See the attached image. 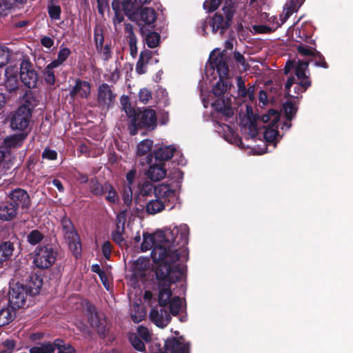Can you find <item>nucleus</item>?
Listing matches in <instances>:
<instances>
[{
  "label": "nucleus",
  "mask_w": 353,
  "mask_h": 353,
  "mask_svg": "<svg viewBox=\"0 0 353 353\" xmlns=\"http://www.w3.org/2000/svg\"><path fill=\"white\" fill-rule=\"evenodd\" d=\"M152 261L155 264L153 271L159 283L172 285L179 281L183 276L185 269L179 263L180 254L177 247L167 248L156 245L151 252Z\"/></svg>",
  "instance_id": "nucleus-1"
},
{
  "label": "nucleus",
  "mask_w": 353,
  "mask_h": 353,
  "mask_svg": "<svg viewBox=\"0 0 353 353\" xmlns=\"http://www.w3.org/2000/svg\"><path fill=\"white\" fill-rule=\"evenodd\" d=\"M188 236L189 228L186 225L168 229L154 235L144 233L143 240L141 244V250L146 252L159 245L171 248L184 246L188 244Z\"/></svg>",
  "instance_id": "nucleus-2"
},
{
  "label": "nucleus",
  "mask_w": 353,
  "mask_h": 353,
  "mask_svg": "<svg viewBox=\"0 0 353 353\" xmlns=\"http://www.w3.org/2000/svg\"><path fill=\"white\" fill-rule=\"evenodd\" d=\"M43 285V279L37 274L31 273L28 276L26 283L17 282L10 286L8 293L9 305L14 310L28 307V298L37 295Z\"/></svg>",
  "instance_id": "nucleus-3"
},
{
  "label": "nucleus",
  "mask_w": 353,
  "mask_h": 353,
  "mask_svg": "<svg viewBox=\"0 0 353 353\" xmlns=\"http://www.w3.org/2000/svg\"><path fill=\"white\" fill-rule=\"evenodd\" d=\"M129 117H132L131 125L129 127L130 134L134 136L138 133L139 129H146L152 131L157 126V117L156 112L151 108H145L143 110L139 109L136 111L130 109L127 112Z\"/></svg>",
  "instance_id": "nucleus-4"
},
{
  "label": "nucleus",
  "mask_w": 353,
  "mask_h": 353,
  "mask_svg": "<svg viewBox=\"0 0 353 353\" xmlns=\"http://www.w3.org/2000/svg\"><path fill=\"white\" fill-rule=\"evenodd\" d=\"M63 239L67 242L72 255L79 259L81 256V241L79 234L70 218L64 215L60 220Z\"/></svg>",
  "instance_id": "nucleus-5"
},
{
  "label": "nucleus",
  "mask_w": 353,
  "mask_h": 353,
  "mask_svg": "<svg viewBox=\"0 0 353 353\" xmlns=\"http://www.w3.org/2000/svg\"><path fill=\"white\" fill-rule=\"evenodd\" d=\"M88 188L90 192L97 197L107 194L105 200L110 203L116 204L119 201L117 190L108 181L101 183L97 176H94L89 181Z\"/></svg>",
  "instance_id": "nucleus-6"
},
{
  "label": "nucleus",
  "mask_w": 353,
  "mask_h": 353,
  "mask_svg": "<svg viewBox=\"0 0 353 353\" xmlns=\"http://www.w3.org/2000/svg\"><path fill=\"white\" fill-rule=\"evenodd\" d=\"M225 19L221 14L216 13L211 20V26L214 33L223 34L231 25L234 13V2L232 0L225 1L223 8Z\"/></svg>",
  "instance_id": "nucleus-7"
},
{
  "label": "nucleus",
  "mask_w": 353,
  "mask_h": 353,
  "mask_svg": "<svg viewBox=\"0 0 353 353\" xmlns=\"http://www.w3.org/2000/svg\"><path fill=\"white\" fill-rule=\"evenodd\" d=\"M176 199V192L172 189V194L169 195L166 193L165 195L148 200L146 203L145 210L148 214L154 215L162 212L166 208L172 210L174 207V201Z\"/></svg>",
  "instance_id": "nucleus-8"
},
{
  "label": "nucleus",
  "mask_w": 353,
  "mask_h": 353,
  "mask_svg": "<svg viewBox=\"0 0 353 353\" xmlns=\"http://www.w3.org/2000/svg\"><path fill=\"white\" fill-rule=\"evenodd\" d=\"M57 253L52 245L37 247L33 260L34 265L41 269H48L51 267L57 259Z\"/></svg>",
  "instance_id": "nucleus-9"
},
{
  "label": "nucleus",
  "mask_w": 353,
  "mask_h": 353,
  "mask_svg": "<svg viewBox=\"0 0 353 353\" xmlns=\"http://www.w3.org/2000/svg\"><path fill=\"white\" fill-rule=\"evenodd\" d=\"M86 310L90 325L91 327L96 328L101 338L105 339L108 332L105 317L103 314H99L96 307L92 304H88Z\"/></svg>",
  "instance_id": "nucleus-10"
},
{
  "label": "nucleus",
  "mask_w": 353,
  "mask_h": 353,
  "mask_svg": "<svg viewBox=\"0 0 353 353\" xmlns=\"http://www.w3.org/2000/svg\"><path fill=\"white\" fill-rule=\"evenodd\" d=\"M297 50L299 55L303 57L299 59L298 66H324L326 63L324 57L316 53L310 47L301 45L297 47Z\"/></svg>",
  "instance_id": "nucleus-11"
},
{
  "label": "nucleus",
  "mask_w": 353,
  "mask_h": 353,
  "mask_svg": "<svg viewBox=\"0 0 353 353\" xmlns=\"http://www.w3.org/2000/svg\"><path fill=\"white\" fill-rule=\"evenodd\" d=\"M230 68H205V72L208 73L212 70V73L216 70L219 77V81L212 88L213 94L217 97H221L224 95L228 88L231 85L228 79Z\"/></svg>",
  "instance_id": "nucleus-12"
},
{
  "label": "nucleus",
  "mask_w": 353,
  "mask_h": 353,
  "mask_svg": "<svg viewBox=\"0 0 353 353\" xmlns=\"http://www.w3.org/2000/svg\"><path fill=\"white\" fill-rule=\"evenodd\" d=\"M31 112L24 106H19L10 117V128L14 130L23 131L30 123Z\"/></svg>",
  "instance_id": "nucleus-13"
},
{
  "label": "nucleus",
  "mask_w": 353,
  "mask_h": 353,
  "mask_svg": "<svg viewBox=\"0 0 353 353\" xmlns=\"http://www.w3.org/2000/svg\"><path fill=\"white\" fill-rule=\"evenodd\" d=\"M9 201L18 210L21 208L22 210H28L31 207V200L27 191L16 188L12 190L8 194Z\"/></svg>",
  "instance_id": "nucleus-14"
},
{
  "label": "nucleus",
  "mask_w": 353,
  "mask_h": 353,
  "mask_svg": "<svg viewBox=\"0 0 353 353\" xmlns=\"http://www.w3.org/2000/svg\"><path fill=\"white\" fill-rule=\"evenodd\" d=\"M169 195L170 194H172V189L167 184L161 183L158 185H154L150 181H145L139 190V194L143 197H149L152 196H161L162 195H165V194Z\"/></svg>",
  "instance_id": "nucleus-15"
},
{
  "label": "nucleus",
  "mask_w": 353,
  "mask_h": 353,
  "mask_svg": "<svg viewBox=\"0 0 353 353\" xmlns=\"http://www.w3.org/2000/svg\"><path fill=\"white\" fill-rule=\"evenodd\" d=\"M190 343L186 342L183 336L171 337L165 341L163 353H190Z\"/></svg>",
  "instance_id": "nucleus-16"
},
{
  "label": "nucleus",
  "mask_w": 353,
  "mask_h": 353,
  "mask_svg": "<svg viewBox=\"0 0 353 353\" xmlns=\"http://www.w3.org/2000/svg\"><path fill=\"white\" fill-rule=\"evenodd\" d=\"M153 141L151 139H145L141 141L137 147V161L141 166L153 161L152 148Z\"/></svg>",
  "instance_id": "nucleus-17"
},
{
  "label": "nucleus",
  "mask_w": 353,
  "mask_h": 353,
  "mask_svg": "<svg viewBox=\"0 0 353 353\" xmlns=\"http://www.w3.org/2000/svg\"><path fill=\"white\" fill-rule=\"evenodd\" d=\"M149 263V260L143 257H139L134 261L130 267V281L134 283L144 281L147 276Z\"/></svg>",
  "instance_id": "nucleus-18"
},
{
  "label": "nucleus",
  "mask_w": 353,
  "mask_h": 353,
  "mask_svg": "<svg viewBox=\"0 0 353 353\" xmlns=\"http://www.w3.org/2000/svg\"><path fill=\"white\" fill-rule=\"evenodd\" d=\"M27 137L28 132H26L7 137L3 139L0 148L7 152L6 154L10 158L12 156L11 150L21 147Z\"/></svg>",
  "instance_id": "nucleus-19"
},
{
  "label": "nucleus",
  "mask_w": 353,
  "mask_h": 353,
  "mask_svg": "<svg viewBox=\"0 0 353 353\" xmlns=\"http://www.w3.org/2000/svg\"><path fill=\"white\" fill-rule=\"evenodd\" d=\"M116 94L106 83L101 84L98 89L97 102L102 108L108 109L114 103Z\"/></svg>",
  "instance_id": "nucleus-20"
},
{
  "label": "nucleus",
  "mask_w": 353,
  "mask_h": 353,
  "mask_svg": "<svg viewBox=\"0 0 353 353\" xmlns=\"http://www.w3.org/2000/svg\"><path fill=\"white\" fill-rule=\"evenodd\" d=\"M150 321L160 328L166 327L172 320L170 312L164 307H154L150 312Z\"/></svg>",
  "instance_id": "nucleus-21"
},
{
  "label": "nucleus",
  "mask_w": 353,
  "mask_h": 353,
  "mask_svg": "<svg viewBox=\"0 0 353 353\" xmlns=\"http://www.w3.org/2000/svg\"><path fill=\"white\" fill-rule=\"evenodd\" d=\"M148 169L146 172V176L153 181H159L166 175L165 163L152 161L151 163H147Z\"/></svg>",
  "instance_id": "nucleus-22"
},
{
  "label": "nucleus",
  "mask_w": 353,
  "mask_h": 353,
  "mask_svg": "<svg viewBox=\"0 0 353 353\" xmlns=\"http://www.w3.org/2000/svg\"><path fill=\"white\" fill-rule=\"evenodd\" d=\"M175 152L176 148L173 145H160L152 151L153 161L164 163L170 159Z\"/></svg>",
  "instance_id": "nucleus-23"
},
{
  "label": "nucleus",
  "mask_w": 353,
  "mask_h": 353,
  "mask_svg": "<svg viewBox=\"0 0 353 353\" xmlns=\"http://www.w3.org/2000/svg\"><path fill=\"white\" fill-rule=\"evenodd\" d=\"M90 93V85L88 81L77 79L74 86L70 92L71 98L74 99L79 96L81 98H87Z\"/></svg>",
  "instance_id": "nucleus-24"
},
{
  "label": "nucleus",
  "mask_w": 353,
  "mask_h": 353,
  "mask_svg": "<svg viewBox=\"0 0 353 353\" xmlns=\"http://www.w3.org/2000/svg\"><path fill=\"white\" fill-rule=\"evenodd\" d=\"M20 78L23 84L29 88H34L38 80L37 72L30 68H19Z\"/></svg>",
  "instance_id": "nucleus-25"
},
{
  "label": "nucleus",
  "mask_w": 353,
  "mask_h": 353,
  "mask_svg": "<svg viewBox=\"0 0 353 353\" xmlns=\"http://www.w3.org/2000/svg\"><path fill=\"white\" fill-rule=\"evenodd\" d=\"M208 63L210 66H228V55L225 50L214 49L210 54Z\"/></svg>",
  "instance_id": "nucleus-26"
},
{
  "label": "nucleus",
  "mask_w": 353,
  "mask_h": 353,
  "mask_svg": "<svg viewBox=\"0 0 353 353\" xmlns=\"http://www.w3.org/2000/svg\"><path fill=\"white\" fill-rule=\"evenodd\" d=\"M212 107L217 112L221 113L228 117H231L234 112L231 107L230 100H225L223 98L218 99L212 103Z\"/></svg>",
  "instance_id": "nucleus-27"
},
{
  "label": "nucleus",
  "mask_w": 353,
  "mask_h": 353,
  "mask_svg": "<svg viewBox=\"0 0 353 353\" xmlns=\"http://www.w3.org/2000/svg\"><path fill=\"white\" fill-rule=\"evenodd\" d=\"M170 287L171 285H166L165 284H158V288L159 290L158 301L160 307H165L168 305V302L170 301L171 296L172 295Z\"/></svg>",
  "instance_id": "nucleus-28"
},
{
  "label": "nucleus",
  "mask_w": 353,
  "mask_h": 353,
  "mask_svg": "<svg viewBox=\"0 0 353 353\" xmlns=\"http://www.w3.org/2000/svg\"><path fill=\"white\" fill-rule=\"evenodd\" d=\"M156 20V13L152 8H144L139 13L137 22L139 26L143 24L150 25Z\"/></svg>",
  "instance_id": "nucleus-29"
},
{
  "label": "nucleus",
  "mask_w": 353,
  "mask_h": 353,
  "mask_svg": "<svg viewBox=\"0 0 353 353\" xmlns=\"http://www.w3.org/2000/svg\"><path fill=\"white\" fill-rule=\"evenodd\" d=\"M17 214V210L9 201L0 204V219L10 221L13 219Z\"/></svg>",
  "instance_id": "nucleus-30"
},
{
  "label": "nucleus",
  "mask_w": 353,
  "mask_h": 353,
  "mask_svg": "<svg viewBox=\"0 0 353 353\" xmlns=\"http://www.w3.org/2000/svg\"><path fill=\"white\" fill-rule=\"evenodd\" d=\"M123 11L132 21L138 20L139 12L137 5L131 0H124L122 5Z\"/></svg>",
  "instance_id": "nucleus-31"
},
{
  "label": "nucleus",
  "mask_w": 353,
  "mask_h": 353,
  "mask_svg": "<svg viewBox=\"0 0 353 353\" xmlns=\"http://www.w3.org/2000/svg\"><path fill=\"white\" fill-rule=\"evenodd\" d=\"M14 246L10 241H4L0 243V264L9 260L13 254Z\"/></svg>",
  "instance_id": "nucleus-32"
},
{
  "label": "nucleus",
  "mask_w": 353,
  "mask_h": 353,
  "mask_svg": "<svg viewBox=\"0 0 353 353\" xmlns=\"http://www.w3.org/2000/svg\"><path fill=\"white\" fill-rule=\"evenodd\" d=\"M16 316V310L10 306L0 310V327L8 325Z\"/></svg>",
  "instance_id": "nucleus-33"
},
{
  "label": "nucleus",
  "mask_w": 353,
  "mask_h": 353,
  "mask_svg": "<svg viewBox=\"0 0 353 353\" xmlns=\"http://www.w3.org/2000/svg\"><path fill=\"white\" fill-rule=\"evenodd\" d=\"M52 346L54 347V352L57 349V353H76V350L73 346L69 343H65V341L60 338H57L53 341Z\"/></svg>",
  "instance_id": "nucleus-34"
},
{
  "label": "nucleus",
  "mask_w": 353,
  "mask_h": 353,
  "mask_svg": "<svg viewBox=\"0 0 353 353\" xmlns=\"http://www.w3.org/2000/svg\"><path fill=\"white\" fill-rule=\"evenodd\" d=\"M29 353H54L52 342L36 343V345L29 349Z\"/></svg>",
  "instance_id": "nucleus-35"
},
{
  "label": "nucleus",
  "mask_w": 353,
  "mask_h": 353,
  "mask_svg": "<svg viewBox=\"0 0 353 353\" xmlns=\"http://www.w3.org/2000/svg\"><path fill=\"white\" fill-rule=\"evenodd\" d=\"M299 8V3L294 4L291 2L286 3L283 12L280 16L281 23H279L278 26H281L283 24L294 12L297 11Z\"/></svg>",
  "instance_id": "nucleus-36"
},
{
  "label": "nucleus",
  "mask_w": 353,
  "mask_h": 353,
  "mask_svg": "<svg viewBox=\"0 0 353 353\" xmlns=\"http://www.w3.org/2000/svg\"><path fill=\"white\" fill-rule=\"evenodd\" d=\"M299 8V3L294 4L291 2L286 3L283 12L280 16L281 23H279L278 26H281L283 24L294 12L297 11Z\"/></svg>",
  "instance_id": "nucleus-37"
},
{
  "label": "nucleus",
  "mask_w": 353,
  "mask_h": 353,
  "mask_svg": "<svg viewBox=\"0 0 353 353\" xmlns=\"http://www.w3.org/2000/svg\"><path fill=\"white\" fill-rule=\"evenodd\" d=\"M299 8V3L294 4L291 2L286 3L283 12L280 16L281 23H279L278 26H281L283 24L294 12L297 11Z\"/></svg>",
  "instance_id": "nucleus-38"
},
{
  "label": "nucleus",
  "mask_w": 353,
  "mask_h": 353,
  "mask_svg": "<svg viewBox=\"0 0 353 353\" xmlns=\"http://www.w3.org/2000/svg\"><path fill=\"white\" fill-rule=\"evenodd\" d=\"M159 61L155 56L152 55L150 51L141 52L137 66H144L145 65H154L158 63Z\"/></svg>",
  "instance_id": "nucleus-39"
},
{
  "label": "nucleus",
  "mask_w": 353,
  "mask_h": 353,
  "mask_svg": "<svg viewBox=\"0 0 353 353\" xmlns=\"http://www.w3.org/2000/svg\"><path fill=\"white\" fill-rule=\"evenodd\" d=\"M37 105V101L31 91L26 92L23 97V104L21 106H24L26 109L32 113V110Z\"/></svg>",
  "instance_id": "nucleus-40"
},
{
  "label": "nucleus",
  "mask_w": 353,
  "mask_h": 353,
  "mask_svg": "<svg viewBox=\"0 0 353 353\" xmlns=\"http://www.w3.org/2000/svg\"><path fill=\"white\" fill-rule=\"evenodd\" d=\"M278 125H273L270 123L265 130L263 137L265 140L270 143H273L279 135V131L277 130Z\"/></svg>",
  "instance_id": "nucleus-41"
},
{
  "label": "nucleus",
  "mask_w": 353,
  "mask_h": 353,
  "mask_svg": "<svg viewBox=\"0 0 353 353\" xmlns=\"http://www.w3.org/2000/svg\"><path fill=\"white\" fill-rule=\"evenodd\" d=\"M128 339L130 344L136 350L142 352H145V344L137 334H130L129 335Z\"/></svg>",
  "instance_id": "nucleus-42"
},
{
  "label": "nucleus",
  "mask_w": 353,
  "mask_h": 353,
  "mask_svg": "<svg viewBox=\"0 0 353 353\" xmlns=\"http://www.w3.org/2000/svg\"><path fill=\"white\" fill-rule=\"evenodd\" d=\"M43 239L44 235L38 230H33L27 235L28 242L32 245L39 243Z\"/></svg>",
  "instance_id": "nucleus-43"
},
{
  "label": "nucleus",
  "mask_w": 353,
  "mask_h": 353,
  "mask_svg": "<svg viewBox=\"0 0 353 353\" xmlns=\"http://www.w3.org/2000/svg\"><path fill=\"white\" fill-rule=\"evenodd\" d=\"M286 120L291 121L297 112V108L292 101H287L283 105Z\"/></svg>",
  "instance_id": "nucleus-44"
},
{
  "label": "nucleus",
  "mask_w": 353,
  "mask_h": 353,
  "mask_svg": "<svg viewBox=\"0 0 353 353\" xmlns=\"http://www.w3.org/2000/svg\"><path fill=\"white\" fill-rule=\"evenodd\" d=\"M170 308V314L177 316L181 307V299L179 296H174L168 302Z\"/></svg>",
  "instance_id": "nucleus-45"
},
{
  "label": "nucleus",
  "mask_w": 353,
  "mask_h": 353,
  "mask_svg": "<svg viewBox=\"0 0 353 353\" xmlns=\"http://www.w3.org/2000/svg\"><path fill=\"white\" fill-rule=\"evenodd\" d=\"M17 341L14 339H6L0 343V353H12L16 348Z\"/></svg>",
  "instance_id": "nucleus-46"
},
{
  "label": "nucleus",
  "mask_w": 353,
  "mask_h": 353,
  "mask_svg": "<svg viewBox=\"0 0 353 353\" xmlns=\"http://www.w3.org/2000/svg\"><path fill=\"white\" fill-rule=\"evenodd\" d=\"M12 52L7 47L0 46V66H6L9 63Z\"/></svg>",
  "instance_id": "nucleus-47"
},
{
  "label": "nucleus",
  "mask_w": 353,
  "mask_h": 353,
  "mask_svg": "<svg viewBox=\"0 0 353 353\" xmlns=\"http://www.w3.org/2000/svg\"><path fill=\"white\" fill-rule=\"evenodd\" d=\"M292 68H284V74H288ZM295 69V74L300 81L309 79V77L306 74V69L307 68H294Z\"/></svg>",
  "instance_id": "nucleus-48"
},
{
  "label": "nucleus",
  "mask_w": 353,
  "mask_h": 353,
  "mask_svg": "<svg viewBox=\"0 0 353 353\" xmlns=\"http://www.w3.org/2000/svg\"><path fill=\"white\" fill-rule=\"evenodd\" d=\"M122 199L127 208H130L132 201V190L130 185H125L122 192Z\"/></svg>",
  "instance_id": "nucleus-49"
},
{
  "label": "nucleus",
  "mask_w": 353,
  "mask_h": 353,
  "mask_svg": "<svg viewBox=\"0 0 353 353\" xmlns=\"http://www.w3.org/2000/svg\"><path fill=\"white\" fill-rule=\"evenodd\" d=\"M311 85V81L306 79L299 83H296L294 87V95L299 96L301 93L305 92ZM297 97L296 98H298Z\"/></svg>",
  "instance_id": "nucleus-50"
},
{
  "label": "nucleus",
  "mask_w": 353,
  "mask_h": 353,
  "mask_svg": "<svg viewBox=\"0 0 353 353\" xmlns=\"http://www.w3.org/2000/svg\"><path fill=\"white\" fill-rule=\"evenodd\" d=\"M160 36L157 32H150L145 37V42L149 48L157 47L159 43Z\"/></svg>",
  "instance_id": "nucleus-51"
},
{
  "label": "nucleus",
  "mask_w": 353,
  "mask_h": 353,
  "mask_svg": "<svg viewBox=\"0 0 353 353\" xmlns=\"http://www.w3.org/2000/svg\"><path fill=\"white\" fill-rule=\"evenodd\" d=\"M48 14L50 18L53 20H58L60 19L61 8L59 6L54 5L52 3L48 6Z\"/></svg>",
  "instance_id": "nucleus-52"
},
{
  "label": "nucleus",
  "mask_w": 353,
  "mask_h": 353,
  "mask_svg": "<svg viewBox=\"0 0 353 353\" xmlns=\"http://www.w3.org/2000/svg\"><path fill=\"white\" fill-rule=\"evenodd\" d=\"M222 0H206L203 3V8L208 12L216 10Z\"/></svg>",
  "instance_id": "nucleus-53"
},
{
  "label": "nucleus",
  "mask_w": 353,
  "mask_h": 353,
  "mask_svg": "<svg viewBox=\"0 0 353 353\" xmlns=\"http://www.w3.org/2000/svg\"><path fill=\"white\" fill-rule=\"evenodd\" d=\"M296 81V79L294 77H290L287 80L285 85V95L286 97H297V96H294L290 93L291 87L297 83Z\"/></svg>",
  "instance_id": "nucleus-54"
},
{
  "label": "nucleus",
  "mask_w": 353,
  "mask_h": 353,
  "mask_svg": "<svg viewBox=\"0 0 353 353\" xmlns=\"http://www.w3.org/2000/svg\"><path fill=\"white\" fill-rule=\"evenodd\" d=\"M112 250V245L109 241H105L101 247V252L104 258L107 260H110L111 252Z\"/></svg>",
  "instance_id": "nucleus-55"
},
{
  "label": "nucleus",
  "mask_w": 353,
  "mask_h": 353,
  "mask_svg": "<svg viewBox=\"0 0 353 353\" xmlns=\"http://www.w3.org/2000/svg\"><path fill=\"white\" fill-rule=\"evenodd\" d=\"M137 333L139 338H141L146 342L151 341V336L148 329L144 326H139L137 329Z\"/></svg>",
  "instance_id": "nucleus-56"
},
{
  "label": "nucleus",
  "mask_w": 353,
  "mask_h": 353,
  "mask_svg": "<svg viewBox=\"0 0 353 353\" xmlns=\"http://www.w3.org/2000/svg\"><path fill=\"white\" fill-rule=\"evenodd\" d=\"M152 98L151 92L147 88L141 89L139 92V99L143 103H147Z\"/></svg>",
  "instance_id": "nucleus-57"
},
{
  "label": "nucleus",
  "mask_w": 353,
  "mask_h": 353,
  "mask_svg": "<svg viewBox=\"0 0 353 353\" xmlns=\"http://www.w3.org/2000/svg\"><path fill=\"white\" fill-rule=\"evenodd\" d=\"M94 41L97 49L103 46L104 37L102 33V30L100 28H95L94 30Z\"/></svg>",
  "instance_id": "nucleus-58"
},
{
  "label": "nucleus",
  "mask_w": 353,
  "mask_h": 353,
  "mask_svg": "<svg viewBox=\"0 0 353 353\" xmlns=\"http://www.w3.org/2000/svg\"><path fill=\"white\" fill-rule=\"evenodd\" d=\"M39 161V157L35 154L30 155L26 162V168L31 172L34 170V166Z\"/></svg>",
  "instance_id": "nucleus-59"
},
{
  "label": "nucleus",
  "mask_w": 353,
  "mask_h": 353,
  "mask_svg": "<svg viewBox=\"0 0 353 353\" xmlns=\"http://www.w3.org/2000/svg\"><path fill=\"white\" fill-rule=\"evenodd\" d=\"M42 158L51 161L55 160L57 159V152L54 150L46 148L42 153Z\"/></svg>",
  "instance_id": "nucleus-60"
},
{
  "label": "nucleus",
  "mask_w": 353,
  "mask_h": 353,
  "mask_svg": "<svg viewBox=\"0 0 353 353\" xmlns=\"http://www.w3.org/2000/svg\"><path fill=\"white\" fill-rule=\"evenodd\" d=\"M271 118V123L273 125H276L280 119V113L274 109H270L267 113Z\"/></svg>",
  "instance_id": "nucleus-61"
},
{
  "label": "nucleus",
  "mask_w": 353,
  "mask_h": 353,
  "mask_svg": "<svg viewBox=\"0 0 353 353\" xmlns=\"http://www.w3.org/2000/svg\"><path fill=\"white\" fill-rule=\"evenodd\" d=\"M70 54V50L68 48H65L61 49L58 54V59L57 60V63L61 64L64 61H65Z\"/></svg>",
  "instance_id": "nucleus-62"
},
{
  "label": "nucleus",
  "mask_w": 353,
  "mask_h": 353,
  "mask_svg": "<svg viewBox=\"0 0 353 353\" xmlns=\"http://www.w3.org/2000/svg\"><path fill=\"white\" fill-rule=\"evenodd\" d=\"M128 209L121 211L116 217V225H125Z\"/></svg>",
  "instance_id": "nucleus-63"
},
{
  "label": "nucleus",
  "mask_w": 353,
  "mask_h": 353,
  "mask_svg": "<svg viewBox=\"0 0 353 353\" xmlns=\"http://www.w3.org/2000/svg\"><path fill=\"white\" fill-rule=\"evenodd\" d=\"M48 70L45 72V80L50 85H54L55 83V76L51 70L53 68H46Z\"/></svg>",
  "instance_id": "nucleus-64"
}]
</instances>
